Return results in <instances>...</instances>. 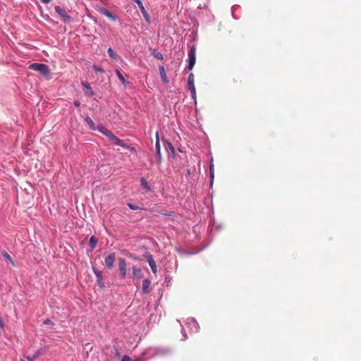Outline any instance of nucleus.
Here are the masks:
<instances>
[{"instance_id":"f03ea898","label":"nucleus","mask_w":361,"mask_h":361,"mask_svg":"<svg viewBox=\"0 0 361 361\" xmlns=\"http://www.w3.org/2000/svg\"><path fill=\"white\" fill-rule=\"evenodd\" d=\"M29 68L39 72L47 78H49L50 69L46 64L34 63L29 66Z\"/></svg>"},{"instance_id":"6e6552de","label":"nucleus","mask_w":361,"mask_h":361,"mask_svg":"<svg viewBox=\"0 0 361 361\" xmlns=\"http://www.w3.org/2000/svg\"><path fill=\"white\" fill-rule=\"evenodd\" d=\"M81 85L83 87L85 94L89 97H93L94 93L90 87V85L86 81H82Z\"/></svg>"},{"instance_id":"4468645a","label":"nucleus","mask_w":361,"mask_h":361,"mask_svg":"<svg viewBox=\"0 0 361 361\" xmlns=\"http://www.w3.org/2000/svg\"><path fill=\"white\" fill-rule=\"evenodd\" d=\"M151 284V281L148 279H145L142 281V293L146 294L149 293V287Z\"/></svg>"},{"instance_id":"f3484780","label":"nucleus","mask_w":361,"mask_h":361,"mask_svg":"<svg viewBox=\"0 0 361 361\" xmlns=\"http://www.w3.org/2000/svg\"><path fill=\"white\" fill-rule=\"evenodd\" d=\"M154 216H159V215H164V216H172L173 214V212L171 211V212H168L166 210H163V211H158V210H155L154 211Z\"/></svg>"},{"instance_id":"39448f33","label":"nucleus","mask_w":361,"mask_h":361,"mask_svg":"<svg viewBox=\"0 0 361 361\" xmlns=\"http://www.w3.org/2000/svg\"><path fill=\"white\" fill-rule=\"evenodd\" d=\"M55 11L61 17L65 23H70L71 22V17L61 6H56Z\"/></svg>"},{"instance_id":"ddd939ff","label":"nucleus","mask_w":361,"mask_h":361,"mask_svg":"<svg viewBox=\"0 0 361 361\" xmlns=\"http://www.w3.org/2000/svg\"><path fill=\"white\" fill-rule=\"evenodd\" d=\"M147 261H148V263H149V267H151L152 269V271L154 274H156L157 271V265H156V262L154 260L153 257L152 255H149L147 257Z\"/></svg>"},{"instance_id":"bb28decb","label":"nucleus","mask_w":361,"mask_h":361,"mask_svg":"<svg viewBox=\"0 0 361 361\" xmlns=\"http://www.w3.org/2000/svg\"><path fill=\"white\" fill-rule=\"evenodd\" d=\"M210 177L212 181L214 178V169L212 165L210 166Z\"/></svg>"},{"instance_id":"cd10ccee","label":"nucleus","mask_w":361,"mask_h":361,"mask_svg":"<svg viewBox=\"0 0 361 361\" xmlns=\"http://www.w3.org/2000/svg\"><path fill=\"white\" fill-rule=\"evenodd\" d=\"M26 359H27V361H35V360L37 359V358H36V356H35L33 355L32 356H27Z\"/></svg>"},{"instance_id":"a878e982","label":"nucleus","mask_w":361,"mask_h":361,"mask_svg":"<svg viewBox=\"0 0 361 361\" xmlns=\"http://www.w3.org/2000/svg\"><path fill=\"white\" fill-rule=\"evenodd\" d=\"M44 324H47V325H50V326H54V323L50 320V319H46L44 321Z\"/></svg>"},{"instance_id":"c756f323","label":"nucleus","mask_w":361,"mask_h":361,"mask_svg":"<svg viewBox=\"0 0 361 361\" xmlns=\"http://www.w3.org/2000/svg\"><path fill=\"white\" fill-rule=\"evenodd\" d=\"M93 69L95 71H98V72H103L104 71L102 68H98L97 66H93Z\"/></svg>"},{"instance_id":"423d86ee","label":"nucleus","mask_w":361,"mask_h":361,"mask_svg":"<svg viewBox=\"0 0 361 361\" xmlns=\"http://www.w3.org/2000/svg\"><path fill=\"white\" fill-rule=\"evenodd\" d=\"M118 268L120 271V275L122 279H124L127 274V264L126 261L123 258H119L118 259Z\"/></svg>"},{"instance_id":"a211bd4d","label":"nucleus","mask_w":361,"mask_h":361,"mask_svg":"<svg viewBox=\"0 0 361 361\" xmlns=\"http://www.w3.org/2000/svg\"><path fill=\"white\" fill-rule=\"evenodd\" d=\"M116 75L118 76V78H119V80L121 81V82L124 85H126L128 82L126 80V79L124 78L123 75L121 74V71L119 70H116Z\"/></svg>"},{"instance_id":"2eb2a0df","label":"nucleus","mask_w":361,"mask_h":361,"mask_svg":"<svg viewBox=\"0 0 361 361\" xmlns=\"http://www.w3.org/2000/svg\"><path fill=\"white\" fill-rule=\"evenodd\" d=\"M1 255L7 262L12 264V266H16L15 262L12 259L11 257L8 255V253L6 251H2Z\"/></svg>"},{"instance_id":"393cba45","label":"nucleus","mask_w":361,"mask_h":361,"mask_svg":"<svg viewBox=\"0 0 361 361\" xmlns=\"http://www.w3.org/2000/svg\"><path fill=\"white\" fill-rule=\"evenodd\" d=\"M128 206L133 210H137L141 209L140 207L131 203H128Z\"/></svg>"},{"instance_id":"473e14b6","label":"nucleus","mask_w":361,"mask_h":361,"mask_svg":"<svg viewBox=\"0 0 361 361\" xmlns=\"http://www.w3.org/2000/svg\"><path fill=\"white\" fill-rule=\"evenodd\" d=\"M40 1H41V2H42L43 4H47L51 1V0H40Z\"/></svg>"},{"instance_id":"dca6fc26","label":"nucleus","mask_w":361,"mask_h":361,"mask_svg":"<svg viewBox=\"0 0 361 361\" xmlns=\"http://www.w3.org/2000/svg\"><path fill=\"white\" fill-rule=\"evenodd\" d=\"M97 238L94 235L91 236L89 242V245L91 247V251H92L97 247Z\"/></svg>"},{"instance_id":"c85d7f7f","label":"nucleus","mask_w":361,"mask_h":361,"mask_svg":"<svg viewBox=\"0 0 361 361\" xmlns=\"http://www.w3.org/2000/svg\"><path fill=\"white\" fill-rule=\"evenodd\" d=\"M167 145H168V147L170 149V150L172 152V153H174L175 149H174V147L172 145V144L170 142H167Z\"/></svg>"},{"instance_id":"4be33fe9","label":"nucleus","mask_w":361,"mask_h":361,"mask_svg":"<svg viewBox=\"0 0 361 361\" xmlns=\"http://www.w3.org/2000/svg\"><path fill=\"white\" fill-rule=\"evenodd\" d=\"M140 184L144 188L147 189V190H149V187L148 185V183L147 182V180L145 178H141Z\"/></svg>"},{"instance_id":"aec40b11","label":"nucleus","mask_w":361,"mask_h":361,"mask_svg":"<svg viewBox=\"0 0 361 361\" xmlns=\"http://www.w3.org/2000/svg\"><path fill=\"white\" fill-rule=\"evenodd\" d=\"M152 55L154 56V58H156L159 60H163V59H164L163 54L161 52L157 51L155 49L153 50Z\"/></svg>"},{"instance_id":"f8f14e48","label":"nucleus","mask_w":361,"mask_h":361,"mask_svg":"<svg viewBox=\"0 0 361 361\" xmlns=\"http://www.w3.org/2000/svg\"><path fill=\"white\" fill-rule=\"evenodd\" d=\"M159 71L163 82L166 84L168 83L169 80L166 76L164 67L163 66H159Z\"/></svg>"},{"instance_id":"2f4dec72","label":"nucleus","mask_w":361,"mask_h":361,"mask_svg":"<svg viewBox=\"0 0 361 361\" xmlns=\"http://www.w3.org/2000/svg\"><path fill=\"white\" fill-rule=\"evenodd\" d=\"M74 104L75 106H79L80 105V102L78 100L74 101Z\"/></svg>"},{"instance_id":"7ed1b4c3","label":"nucleus","mask_w":361,"mask_h":361,"mask_svg":"<svg viewBox=\"0 0 361 361\" xmlns=\"http://www.w3.org/2000/svg\"><path fill=\"white\" fill-rule=\"evenodd\" d=\"M196 61V48L195 46H192L190 51H188V70L191 71Z\"/></svg>"},{"instance_id":"6ab92c4d","label":"nucleus","mask_w":361,"mask_h":361,"mask_svg":"<svg viewBox=\"0 0 361 361\" xmlns=\"http://www.w3.org/2000/svg\"><path fill=\"white\" fill-rule=\"evenodd\" d=\"M85 120L86 123L89 125V127L90 128V129H92V130L95 129L94 123L90 117L87 116Z\"/></svg>"},{"instance_id":"9b49d317","label":"nucleus","mask_w":361,"mask_h":361,"mask_svg":"<svg viewBox=\"0 0 361 361\" xmlns=\"http://www.w3.org/2000/svg\"><path fill=\"white\" fill-rule=\"evenodd\" d=\"M132 270H133V275L134 277H136L137 279H141L143 277V274H142V271L140 268H139L136 266H133L132 267Z\"/></svg>"},{"instance_id":"7c9ffc66","label":"nucleus","mask_w":361,"mask_h":361,"mask_svg":"<svg viewBox=\"0 0 361 361\" xmlns=\"http://www.w3.org/2000/svg\"><path fill=\"white\" fill-rule=\"evenodd\" d=\"M121 361H130V357L128 355H124Z\"/></svg>"},{"instance_id":"9d476101","label":"nucleus","mask_w":361,"mask_h":361,"mask_svg":"<svg viewBox=\"0 0 361 361\" xmlns=\"http://www.w3.org/2000/svg\"><path fill=\"white\" fill-rule=\"evenodd\" d=\"M157 140H156V152H157V158L158 159V161L161 163V152H160V143L159 140V134L158 132L156 133Z\"/></svg>"},{"instance_id":"0eeeda50","label":"nucleus","mask_w":361,"mask_h":361,"mask_svg":"<svg viewBox=\"0 0 361 361\" xmlns=\"http://www.w3.org/2000/svg\"><path fill=\"white\" fill-rule=\"evenodd\" d=\"M116 253L111 252L104 258V264L108 269H111L114 267Z\"/></svg>"},{"instance_id":"20e7f679","label":"nucleus","mask_w":361,"mask_h":361,"mask_svg":"<svg viewBox=\"0 0 361 361\" xmlns=\"http://www.w3.org/2000/svg\"><path fill=\"white\" fill-rule=\"evenodd\" d=\"M188 87L190 90L192 97L194 99H196V91L195 87V76L192 73H190L188 76Z\"/></svg>"},{"instance_id":"5701e85b","label":"nucleus","mask_w":361,"mask_h":361,"mask_svg":"<svg viewBox=\"0 0 361 361\" xmlns=\"http://www.w3.org/2000/svg\"><path fill=\"white\" fill-rule=\"evenodd\" d=\"M44 350H43L42 348H41V349L37 350L35 353L34 355H35V356H36V358H37L39 355H43V354H44Z\"/></svg>"},{"instance_id":"f257e3e1","label":"nucleus","mask_w":361,"mask_h":361,"mask_svg":"<svg viewBox=\"0 0 361 361\" xmlns=\"http://www.w3.org/2000/svg\"><path fill=\"white\" fill-rule=\"evenodd\" d=\"M97 128L102 134L108 137L109 140L111 142L112 145L121 146L123 148L128 149L132 152L135 151V147L128 145L123 140L119 139L113 133H111L104 126H99Z\"/></svg>"},{"instance_id":"412c9836","label":"nucleus","mask_w":361,"mask_h":361,"mask_svg":"<svg viewBox=\"0 0 361 361\" xmlns=\"http://www.w3.org/2000/svg\"><path fill=\"white\" fill-rule=\"evenodd\" d=\"M93 271H94V274L97 276L98 282L100 283L102 279V271L97 269L96 268H93Z\"/></svg>"},{"instance_id":"1a4fd4ad","label":"nucleus","mask_w":361,"mask_h":361,"mask_svg":"<svg viewBox=\"0 0 361 361\" xmlns=\"http://www.w3.org/2000/svg\"><path fill=\"white\" fill-rule=\"evenodd\" d=\"M99 12L103 14L104 16H105L106 17H107L108 18H109L110 20H111L112 21H116V17L115 16H114L109 10H107L106 8H104V7H101L99 8Z\"/></svg>"},{"instance_id":"b1692460","label":"nucleus","mask_w":361,"mask_h":361,"mask_svg":"<svg viewBox=\"0 0 361 361\" xmlns=\"http://www.w3.org/2000/svg\"><path fill=\"white\" fill-rule=\"evenodd\" d=\"M107 51L111 58L116 59V54L111 48H109Z\"/></svg>"}]
</instances>
